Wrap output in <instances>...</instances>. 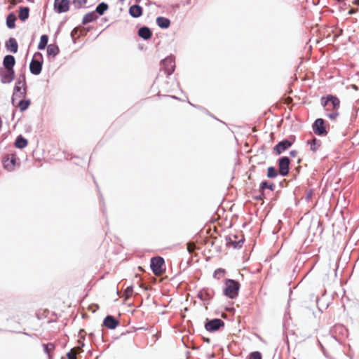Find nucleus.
<instances>
[{"label":"nucleus","instance_id":"obj_1","mask_svg":"<svg viewBox=\"0 0 359 359\" xmlns=\"http://www.w3.org/2000/svg\"><path fill=\"white\" fill-rule=\"evenodd\" d=\"M240 285L233 280H227L225 283L224 294L231 299L237 297Z\"/></svg>","mask_w":359,"mask_h":359},{"label":"nucleus","instance_id":"obj_2","mask_svg":"<svg viewBox=\"0 0 359 359\" xmlns=\"http://www.w3.org/2000/svg\"><path fill=\"white\" fill-rule=\"evenodd\" d=\"M164 260L160 257H154L151 260V268L155 275H161L164 271Z\"/></svg>","mask_w":359,"mask_h":359},{"label":"nucleus","instance_id":"obj_3","mask_svg":"<svg viewBox=\"0 0 359 359\" xmlns=\"http://www.w3.org/2000/svg\"><path fill=\"white\" fill-rule=\"evenodd\" d=\"M15 78L14 69L0 68V80L4 84L11 83Z\"/></svg>","mask_w":359,"mask_h":359},{"label":"nucleus","instance_id":"obj_4","mask_svg":"<svg viewBox=\"0 0 359 359\" xmlns=\"http://www.w3.org/2000/svg\"><path fill=\"white\" fill-rule=\"evenodd\" d=\"M54 7L60 13L67 12L69 8V1L68 0H55Z\"/></svg>","mask_w":359,"mask_h":359},{"label":"nucleus","instance_id":"obj_5","mask_svg":"<svg viewBox=\"0 0 359 359\" xmlns=\"http://www.w3.org/2000/svg\"><path fill=\"white\" fill-rule=\"evenodd\" d=\"M224 322L220 319H214L205 324V329L208 331L214 332L224 326Z\"/></svg>","mask_w":359,"mask_h":359},{"label":"nucleus","instance_id":"obj_6","mask_svg":"<svg viewBox=\"0 0 359 359\" xmlns=\"http://www.w3.org/2000/svg\"><path fill=\"white\" fill-rule=\"evenodd\" d=\"M290 161L287 157H283L279 161V172L281 175L285 176L289 172Z\"/></svg>","mask_w":359,"mask_h":359},{"label":"nucleus","instance_id":"obj_7","mask_svg":"<svg viewBox=\"0 0 359 359\" xmlns=\"http://www.w3.org/2000/svg\"><path fill=\"white\" fill-rule=\"evenodd\" d=\"M313 130L315 133L318 135L326 134V130L324 128V121L322 118H318L316 120L313 126Z\"/></svg>","mask_w":359,"mask_h":359},{"label":"nucleus","instance_id":"obj_8","mask_svg":"<svg viewBox=\"0 0 359 359\" xmlns=\"http://www.w3.org/2000/svg\"><path fill=\"white\" fill-rule=\"evenodd\" d=\"M30 72L34 74L38 75L41 73L42 69V63L36 60L33 59L29 65Z\"/></svg>","mask_w":359,"mask_h":359},{"label":"nucleus","instance_id":"obj_9","mask_svg":"<svg viewBox=\"0 0 359 359\" xmlns=\"http://www.w3.org/2000/svg\"><path fill=\"white\" fill-rule=\"evenodd\" d=\"M292 145L291 142L288 140H283L280 142L275 147L274 151L276 154L279 155L285 150L287 149Z\"/></svg>","mask_w":359,"mask_h":359},{"label":"nucleus","instance_id":"obj_10","mask_svg":"<svg viewBox=\"0 0 359 359\" xmlns=\"http://www.w3.org/2000/svg\"><path fill=\"white\" fill-rule=\"evenodd\" d=\"M15 64V58L13 55H8L4 58L3 65L4 69H13V67Z\"/></svg>","mask_w":359,"mask_h":359},{"label":"nucleus","instance_id":"obj_11","mask_svg":"<svg viewBox=\"0 0 359 359\" xmlns=\"http://www.w3.org/2000/svg\"><path fill=\"white\" fill-rule=\"evenodd\" d=\"M16 163V157L11 156V158H7L4 161V167L5 169L11 171L14 169Z\"/></svg>","mask_w":359,"mask_h":359},{"label":"nucleus","instance_id":"obj_12","mask_svg":"<svg viewBox=\"0 0 359 359\" xmlns=\"http://www.w3.org/2000/svg\"><path fill=\"white\" fill-rule=\"evenodd\" d=\"M118 324V321L111 316H107L104 320V325L109 329H114Z\"/></svg>","mask_w":359,"mask_h":359},{"label":"nucleus","instance_id":"obj_13","mask_svg":"<svg viewBox=\"0 0 359 359\" xmlns=\"http://www.w3.org/2000/svg\"><path fill=\"white\" fill-rule=\"evenodd\" d=\"M6 47L9 51L15 53L18 51V45L15 39L11 38L6 43Z\"/></svg>","mask_w":359,"mask_h":359},{"label":"nucleus","instance_id":"obj_14","mask_svg":"<svg viewBox=\"0 0 359 359\" xmlns=\"http://www.w3.org/2000/svg\"><path fill=\"white\" fill-rule=\"evenodd\" d=\"M129 13L133 18H138L142 13V8L138 5H133L129 9Z\"/></svg>","mask_w":359,"mask_h":359},{"label":"nucleus","instance_id":"obj_15","mask_svg":"<svg viewBox=\"0 0 359 359\" xmlns=\"http://www.w3.org/2000/svg\"><path fill=\"white\" fill-rule=\"evenodd\" d=\"M22 87H23V83L22 82L18 81L16 83L15 88H14L13 98H12L13 102H15V97L18 96V93H20L22 95H24V94L25 93V89L22 91Z\"/></svg>","mask_w":359,"mask_h":359},{"label":"nucleus","instance_id":"obj_16","mask_svg":"<svg viewBox=\"0 0 359 359\" xmlns=\"http://www.w3.org/2000/svg\"><path fill=\"white\" fill-rule=\"evenodd\" d=\"M138 34L141 38L144 39H148L151 37V32L147 27L140 28L139 29Z\"/></svg>","mask_w":359,"mask_h":359},{"label":"nucleus","instance_id":"obj_17","mask_svg":"<svg viewBox=\"0 0 359 359\" xmlns=\"http://www.w3.org/2000/svg\"><path fill=\"white\" fill-rule=\"evenodd\" d=\"M307 143L310 145V149L313 151H316L320 147V141L316 138L308 141Z\"/></svg>","mask_w":359,"mask_h":359},{"label":"nucleus","instance_id":"obj_18","mask_svg":"<svg viewBox=\"0 0 359 359\" xmlns=\"http://www.w3.org/2000/svg\"><path fill=\"white\" fill-rule=\"evenodd\" d=\"M156 22L158 25L161 28H167L170 25L169 20L163 17H158L156 19Z\"/></svg>","mask_w":359,"mask_h":359},{"label":"nucleus","instance_id":"obj_19","mask_svg":"<svg viewBox=\"0 0 359 359\" xmlns=\"http://www.w3.org/2000/svg\"><path fill=\"white\" fill-rule=\"evenodd\" d=\"M15 20H16V18L13 13L9 14L6 18V25H7L8 27H9L11 29L14 28L15 26Z\"/></svg>","mask_w":359,"mask_h":359},{"label":"nucleus","instance_id":"obj_20","mask_svg":"<svg viewBox=\"0 0 359 359\" xmlns=\"http://www.w3.org/2000/svg\"><path fill=\"white\" fill-rule=\"evenodd\" d=\"M48 41V37L47 35L44 34L42 35L40 38V41L38 45V48L39 50H43L45 49L46 46H47Z\"/></svg>","mask_w":359,"mask_h":359},{"label":"nucleus","instance_id":"obj_21","mask_svg":"<svg viewBox=\"0 0 359 359\" xmlns=\"http://www.w3.org/2000/svg\"><path fill=\"white\" fill-rule=\"evenodd\" d=\"M328 100H330V102L333 109L337 110L339 108L340 102L339 99L332 95L328 96Z\"/></svg>","mask_w":359,"mask_h":359},{"label":"nucleus","instance_id":"obj_22","mask_svg":"<svg viewBox=\"0 0 359 359\" xmlns=\"http://www.w3.org/2000/svg\"><path fill=\"white\" fill-rule=\"evenodd\" d=\"M15 145L18 148L22 149L27 145V141L25 138L20 136L17 138Z\"/></svg>","mask_w":359,"mask_h":359},{"label":"nucleus","instance_id":"obj_23","mask_svg":"<svg viewBox=\"0 0 359 359\" xmlns=\"http://www.w3.org/2000/svg\"><path fill=\"white\" fill-rule=\"evenodd\" d=\"M29 17V8H22L19 12V18L22 20H25Z\"/></svg>","mask_w":359,"mask_h":359},{"label":"nucleus","instance_id":"obj_24","mask_svg":"<svg viewBox=\"0 0 359 359\" xmlns=\"http://www.w3.org/2000/svg\"><path fill=\"white\" fill-rule=\"evenodd\" d=\"M59 52L58 48L54 45H49L47 48L48 55L55 56Z\"/></svg>","mask_w":359,"mask_h":359},{"label":"nucleus","instance_id":"obj_25","mask_svg":"<svg viewBox=\"0 0 359 359\" xmlns=\"http://www.w3.org/2000/svg\"><path fill=\"white\" fill-rule=\"evenodd\" d=\"M108 8V6L107 4H104V3H101L100 4L97 8H96V11L100 14V15H102L105 11H107Z\"/></svg>","mask_w":359,"mask_h":359},{"label":"nucleus","instance_id":"obj_26","mask_svg":"<svg viewBox=\"0 0 359 359\" xmlns=\"http://www.w3.org/2000/svg\"><path fill=\"white\" fill-rule=\"evenodd\" d=\"M30 102L29 100H21L18 104V107H20L21 111H24L28 108L29 106Z\"/></svg>","mask_w":359,"mask_h":359},{"label":"nucleus","instance_id":"obj_27","mask_svg":"<svg viewBox=\"0 0 359 359\" xmlns=\"http://www.w3.org/2000/svg\"><path fill=\"white\" fill-rule=\"evenodd\" d=\"M277 176V172L275 168L269 167L267 170V177L269 178H274Z\"/></svg>","mask_w":359,"mask_h":359},{"label":"nucleus","instance_id":"obj_28","mask_svg":"<svg viewBox=\"0 0 359 359\" xmlns=\"http://www.w3.org/2000/svg\"><path fill=\"white\" fill-rule=\"evenodd\" d=\"M76 355L77 353L75 349H72L71 351L67 354L69 359H76Z\"/></svg>","mask_w":359,"mask_h":359},{"label":"nucleus","instance_id":"obj_29","mask_svg":"<svg viewBox=\"0 0 359 359\" xmlns=\"http://www.w3.org/2000/svg\"><path fill=\"white\" fill-rule=\"evenodd\" d=\"M224 275V269H217L215 273H214V276L215 277H221V276H223Z\"/></svg>","mask_w":359,"mask_h":359},{"label":"nucleus","instance_id":"obj_30","mask_svg":"<svg viewBox=\"0 0 359 359\" xmlns=\"http://www.w3.org/2000/svg\"><path fill=\"white\" fill-rule=\"evenodd\" d=\"M262 355L259 352H253L250 355V359H261Z\"/></svg>","mask_w":359,"mask_h":359},{"label":"nucleus","instance_id":"obj_31","mask_svg":"<svg viewBox=\"0 0 359 359\" xmlns=\"http://www.w3.org/2000/svg\"><path fill=\"white\" fill-rule=\"evenodd\" d=\"M196 249V245L194 243H189L187 244V250L189 252H192L195 250Z\"/></svg>","mask_w":359,"mask_h":359},{"label":"nucleus","instance_id":"obj_32","mask_svg":"<svg viewBox=\"0 0 359 359\" xmlns=\"http://www.w3.org/2000/svg\"><path fill=\"white\" fill-rule=\"evenodd\" d=\"M93 14H88L86 15L84 18H83V20L85 22H90L93 20Z\"/></svg>","mask_w":359,"mask_h":359},{"label":"nucleus","instance_id":"obj_33","mask_svg":"<svg viewBox=\"0 0 359 359\" xmlns=\"http://www.w3.org/2000/svg\"><path fill=\"white\" fill-rule=\"evenodd\" d=\"M330 102V100H328V96L327 97H323L321 99V104L323 107H326L327 105H328Z\"/></svg>","mask_w":359,"mask_h":359},{"label":"nucleus","instance_id":"obj_34","mask_svg":"<svg viewBox=\"0 0 359 359\" xmlns=\"http://www.w3.org/2000/svg\"><path fill=\"white\" fill-rule=\"evenodd\" d=\"M338 115H339L338 112L334 111V112H333V113L328 114H327V116H328L330 119L334 120V119L338 116Z\"/></svg>","mask_w":359,"mask_h":359},{"label":"nucleus","instance_id":"obj_35","mask_svg":"<svg viewBox=\"0 0 359 359\" xmlns=\"http://www.w3.org/2000/svg\"><path fill=\"white\" fill-rule=\"evenodd\" d=\"M290 154L291 156L295 157L296 155L297 154V151H291L290 152Z\"/></svg>","mask_w":359,"mask_h":359},{"label":"nucleus","instance_id":"obj_36","mask_svg":"<svg viewBox=\"0 0 359 359\" xmlns=\"http://www.w3.org/2000/svg\"><path fill=\"white\" fill-rule=\"evenodd\" d=\"M267 187V183L266 182H263L262 184H261V188L262 189H264Z\"/></svg>","mask_w":359,"mask_h":359},{"label":"nucleus","instance_id":"obj_37","mask_svg":"<svg viewBox=\"0 0 359 359\" xmlns=\"http://www.w3.org/2000/svg\"><path fill=\"white\" fill-rule=\"evenodd\" d=\"M49 346L52 348H53V345L52 344H50V345H46L44 346L45 348V351H47L48 350V348H49Z\"/></svg>","mask_w":359,"mask_h":359},{"label":"nucleus","instance_id":"obj_38","mask_svg":"<svg viewBox=\"0 0 359 359\" xmlns=\"http://www.w3.org/2000/svg\"><path fill=\"white\" fill-rule=\"evenodd\" d=\"M355 3H356L357 4H359V0H355Z\"/></svg>","mask_w":359,"mask_h":359},{"label":"nucleus","instance_id":"obj_39","mask_svg":"<svg viewBox=\"0 0 359 359\" xmlns=\"http://www.w3.org/2000/svg\"><path fill=\"white\" fill-rule=\"evenodd\" d=\"M36 55L41 56V53H37V54L35 55V56H36Z\"/></svg>","mask_w":359,"mask_h":359}]
</instances>
